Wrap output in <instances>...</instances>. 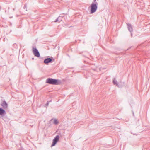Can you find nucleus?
<instances>
[{"instance_id":"obj_1","label":"nucleus","mask_w":150,"mask_h":150,"mask_svg":"<svg viewBox=\"0 0 150 150\" xmlns=\"http://www.w3.org/2000/svg\"><path fill=\"white\" fill-rule=\"evenodd\" d=\"M46 83L50 84L58 85L61 83V81L59 80L48 78L46 79Z\"/></svg>"},{"instance_id":"obj_2","label":"nucleus","mask_w":150,"mask_h":150,"mask_svg":"<svg viewBox=\"0 0 150 150\" xmlns=\"http://www.w3.org/2000/svg\"><path fill=\"white\" fill-rule=\"evenodd\" d=\"M98 4L97 2L95 3H92L90 6L91 14H92L94 13L96 11L98 8Z\"/></svg>"},{"instance_id":"obj_3","label":"nucleus","mask_w":150,"mask_h":150,"mask_svg":"<svg viewBox=\"0 0 150 150\" xmlns=\"http://www.w3.org/2000/svg\"><path fill=\"white\" fill-rule=\"evenodd\" d=\"M33 51L35 56L39 57L40 56V54L38 50L36 48H33Z\"/></svg>"},{"instance_id":"obj_4","label":"nucleus","mask_w":150,"mask_h":150,"mask_svg":"<svg viewBox=\"0 0 150 150\" xmlns=\"http://www.w3.org/2000/svg\"><path fill=\"white\" fill-rule=\"evenodd\" d=\"M59 139V135H57L54 139L53 140L52 144L51 145V146L52 147L55 146Z\"/></svg>"},{"instance_id":"obj_5","label":"nucleus","mask_w":150,"mask_h":150,"mask_svg":"<svg viewBox=\"0 0 150 150\" xmlns=\"http://www.w3.org/2000/svg\"><path fill=\"white\" fill-rule=\"evenodd\" d=\"M1 105L2 106L3 108L4 109L8 107V104L5 101L2 102Z\"/></svg>"},{"instance_id":"obj_6","label":"nucleus","mask_w":150,"mask_h":150,"mask_svg":"<svg viewBox=\"0 0 150 150\" xmlns=\"http://www.w3.org/2000/svg\"><path fill=\"white\" fill-rule=\"evenodd\" d=\"M52 61V59L50 58H47L45 59L44 61V63L45 64H47L51 62Z\"/></svg>"},{"instance_id":"obj_7","label":"nucleus","mask_w":150,"mask_h":150,"mask_svg":"<svg viewBox=\"0 0 150 150\" xmlns=\"http://www.w3.org/2000/svg\"><path fill=\"white\" fill-rule=\"evenodd\" d=\"M127 28L129 31L131 33L133 31V29L131 25L129 23H127Z\"/></svg>"},{"instance_id":"obj_8","label":"nucleus","mask_w":150,"mask_h":150,"mask_svg":"<svg viewBox=\"0 0 150 150\" xmlns=\"http://www.w3.org/2000/svg\"><path fill=\"white\" fill-rule=\"evenodd\" d=\"M6 114L5 110L1 108H0V115L3 116Z\"/></svg>"},{"instance_id":"obj_9","label":"nucleus","mask_w":150,"mask_h":150,"mask_svg":"<svg viewBox=\"0 0 150 150\" xmlns=\"http://www.w3.org/2000/svg\"><path fill=\"white\" fill-rule=\"evenodd\" d=\"M113 83L114 85H116L118 87H119V86L118 83L117 82L116 80L115 79V78H114L113 80Z\"/></svg>"},{"instance_id":"obj_10","label":"nucleus","mask_w":150,"mask_h":150,"mask_svg":"<svg viewBox=\"0 0 150 150\" xmlns=\"http://www.w3.org/2000/svg\"><path fill=\"white\" fill-rule=\"evenodd\" d=\"M58 122L57 120L56 119H54V123L55 125H57V124H58Z\"/></svg>"},{"instance_id":"obj_11","label":"nucleus","mask_w":150,"mask_h":150,"mask_svg":"<svg viewBox=\"0 0 150 150\" xmlns=\"http://www.w3.org/2000/svg\"><path fill=\"white\" fill-rule=\"evenodd\" d=\"M60 17H58L57 18L56 20L54 22H56L58 21H59V19L60 18Z\"/></svg>"},{"instance_id":"obj_12","label":"nucleus","mask_w":150,"mask_h":150,"mask_svg":"<svg viewBox=\"0 0 150 150\" xmlns=\"http://www.w3.org/2000/svg\"><path fill=\"white\" fill-rule=\"evenodd\" d=\"M51 102V101H47V103L46 104V106H48V105L49 104V102Z\"/></svg>"},{"instance_id":"obj_13","label":"nucleus","mask_w":150,"mask_h":150,"mask_svg":"<svg viewBox=\"0 0 150 150\" xmlns=\"http://www.w3.org/2000/svg\"><path fill=\"white\" fill-rule=\"evenodd\" d=\"M60 18H59V22H60L62 20V17H60Z\"/></svg>"},{"instance_id":"obj_14","label":"nucleus","mask_w":150,"mask_h":150,"mask_svg":"<svg viewBox=\"0 0 150 150\" xmlns=\"http://www.w3.org/2000/svg\"><path fill=\"white\" fill-rule=\"evenodd\" d=\"M24 9L25 10L26 9V10H27L26 6L25 5V6L24 7Z\"/></svg>"},{"instance_id":"obj_15","label":"nucleus","mask_w":150,"mask_h":150,"mask_svg":"<svg viewBox=\"0 0 150 150\" xmlns=\"http://www.w3.org/2000/svg\"><path fill=\"white\" fill-rule=\"evenodd\" d=\"M19 150H23V148H22L21 147V148H20V149Z\"/></svg>"},{"instance_id":"obj_16","label":"nucleus","mask_w":150,"mask_h":150,"mask_svg":"<svg viewBox=\"0 0 150 150\" xmlns=\"http://www.w3.org/2000/svg\"><path fill=\"white\" fill-rule=\"evenodd\" d=\"M132 113H133V115H134V113L133 111L132 112Z\"/></svg>"},{"instance_id":"obj_17","label":"nucleus","mask_w":150,"mask_h":150,"mask_svg":"<svg viewBox=\"0 0 150 150\" xmlns=\"http://www.w3.org/2000/svg\"><path fill=\"white\" fill-rule=\"evenodd\" d=\"M96 0H94V2H96Z\"/></svg>"},{"instance_id":"obj_18","label":"nucleus","mask_w":150,"mask_h":150,"mask_svg":"<svg viewBox=\"0 0 150 150\" xmlns=\"http://www.w3.org/2000/svg\"><path fill=\"white\" fill-rule=\"evenodd\" d=\"M32 59H34V58H32Z\"/></svg>"},{"instance_id":"obj_19","label":"nucleus","mask_w":150,"mask_h":150,"mask_svg":"<svg viewBox=\"0 0 150 150\" xmlns=\"http://www.w3.org/2000/svg\"><path fill=\"white\" fill-rule=\"evenodd\" d=\"M131 36H132V33H131Z\"/></svg>"}]
</instances>
